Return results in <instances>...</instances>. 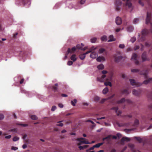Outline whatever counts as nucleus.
<instances>
[{
  "label": "nucleus",
  "mask_w": 152,
  "mask_h": 152,
  "mask_svg": "<svg viewBox=\"0 0 152 152\" xmlns=\"http://www.w3.org/2000/svg\"><path fill=\"white\" fill-rule=\"evenodd\" d=\"M151 14L150 12H148L147 13V17L146 19V23L148 24L150 23L151 25V28L150 30L145 29L142 30V36L140 38L139 40V42H142L144 41L145 39V36L148 34L150 31L152 34V23L150 22L151 19Z\"/></svg>",
  "instance_id": "obj_1"
},
{
  "label": "nucleus",
  "mask_w": 152,
  "mask_h": 152,
  "mask_svg": "<svg viewBox=\"0 0 152 152\" xmlns=\"http://www.w3.org/2000/svg\"><path fill=\"white\" fill-rule=\"evenodd\" d=\"M129 0H126V4L124 5V7L126 8H127V10H128L131 11L133 9V7L132 4L129 1Z\"/></svg>",
  "instance_id": "obj_2"
},
{
  "label": "nucleus",
  "mask_w": 152,
  "mask_h": 152,
  "mask_svg": "<svg viewBox=\"0 0 152 152\" xmlns=\"http://www.w3.org/2000/svg\"><path fill=\"white\" fill-rule=\"evenodd\" d=\"M86 140V139L83 137L77 138V140L80 142L78 144V145H80L83 143L86 144H91L90 142H89L88 141L86 140Z\"/></svg>",
  "instance_id": "obj_3"
},
{
  "label": "nucleus",
  "mask_w": 152,
  "mask_h": 152,
  "mask_svg": "<svg viewBox=\"0 0 152 152\" xmlns=\"http://www.w3.org/2000/svg\"><path fill=\"white\" fill-rule=\"evenodd\" d=\"M122 3L121 1L117 0L115 3V10L119 11L121 8Z\"/></svg>",
  "instance_id": "obj_4"
},
{
  "label": "nucleus",
  "mask_w": 152,
  "mask_h": 152,
  "mask_svg": "<svg viewBox=\"0 0 152 152\" xmlns=\"http://www.w3.org/2000/svg\"><path fill=\"white\" fill-rule=\"evenodd\" d=\"M149 70L147 69L145 70L142 71L140 72V75H144L145 79H147L148 78V73Z\"/></svg>",
  "instance_id": "obj_5"
},
{
  "label": "nucleus",
  "mask_w": 152,
  "mask_h": 152,
  "mask_svg": "<svg viewBox=\"0 0 152 152\" xmlns=\"http://www.w3.org/2000/svg\"><path fill=\"white\" fill-rule=\"evenodd\" d=\"M141 92V91L140 89H138L137 90L133 89L132 91L133 94L136 96H139Z\"/></svg>",
  "instance_id": "obj_6"
},
{
  "label": "nucleus",
  "mask_w": 152,
  "mask_h": 152,
  "mask_svg": "<svg viewBox=\"0 0 152 152\" xmlns=\"http://www.w3.org/2000/svg\"><path fill=\"white\" fill-rule=\"evenodd\" d=\"M142 61H149V58L147 57L146 53L145 52L142 53Z\"/></svg>",
  "instance_id": "obj_7"
},
{
  "label": "nucleus",
  "mask_w": 152,
  "mask_h": 152,
  "mask_svg": "<svg viewBox=\"0 0 152 152\" xmlns=\"http://www.w3.org/2000/svg\"><path fill=\"white\" fill-rule=\"evenodd\" d=\"M137 54L136 53H134L132 54L131 58V60L133 59L135 61V63L136 65H138L139 64V61L137 60Z\"/></svg>",
  "instance_id": "obj_8"
},
{
  "label": "nucleus",
  "mask_w": 152,
  "mask_h": 152,
  "mask_svg": "<svg viewBox=\"0 0 152 152\" xmlns=\"http://www.w3.org/2000/svg\"><path fill=\"white\" fill-rule=\"evenodd\" d=\"M125 101L129 104H131V101L130 100L127 99L126 100L125 98H122L120 100L118 101L117 103L118 104L122 103Z\"/></svg>",
  "instance_id": "obj_9"
},
{
  "label": "nucleus",
  "mask_w": 152,
  "mask_h": 152,
  "mask_svg": "<svg viewBox=\"0 0 152 152\" xmlns=\"http://www.w3.org/2000/svg\"><path fill=\"white\" fill-rule=\"evenodd\" d=\"M84 45L83 44L81 43V44H77V45L76 47L77 49H80L81 50H85L86 49V48L85 47L83 48L84 46Z\"/></svg>",
  "instance_id": "obj_10"
},
{
  "label": "nucleus",
  "mask_w": 152,
  "mask_h": 152,
  "mask_svg": "<svg viewBox=\"0 0 152 152\" xmlns=\"http://www.w3.org/2000/svg\"><path fill=\"white\" fill-rule=\"evenodd\" d=\"M114 58L115 61L116 62H118L122 59V57L121 56L115 55Z\"/></svg>",
  "instance_id": "obj_11"
},
{
  "label": "nucleus",
  "mask_w": 152,
  "mask_h": 152,
  "mask_svg": "<svg viewBox=\"0 0 152 152\" xmlns=\"http://www.w3.org/2000/svg\"><path fill=\"white\" fill-rule=\"evenodd\" d=\"M114 96H115V95L114 94H113V95H112L111 96H110V97H109V98H107L102 99L101 100V101H100L99 103H100L102 104V103H104L106 101V100H107L108 99H112L114 97Z\"/></svg>",
  "instance_id": "obj_12"
},
{
  "label": "nucleus",
  "mask_w": 152,
  "mask_h": 152,
  "mask_svg": "<svg viewBox=\"0 0 152 152\" xmlns=\"http://www.w3.org/2000/svg\"><path fill=\"white\" fill-rule=\"evenodd\" d=\"M130 140V138L126 137H123L121 140V142L122 143H124L125 141L129 142Z\"/></svg>",
  "instance_id": "obj_13"
},
{
  "label": "nucleus",
  "mask_w": 152,
  "mask_h": 152,
  "mask_svg": "<svg viewBox=\"0 0 152 152\" xmlns=\"http://www.w3.org/2000/svg\"><path fill=\"white\" fill-rule=\"evenodd\" d=\"M122 20L121 18L118 17H117L115 19V22L118 25H120L122 23Z\"/></svg>",
  "instance_id": "obj_14"
},
{
  "label": "nucleus",
  "mask_w": 152,
  "mask_h": 152,
  "mask_svg": "<svg viewBox=\"0 0 152 152\" xmlns=\"http://www.w3.org/2000/svg\"><path fill=\"white\" fill-rule=\"evenodd\" d=\"M76 50V48L75 47H74L72 48V50L70 48H68L67 51V54H69L70 53H72L75 51Z\"/></svg>",
  "instance_id": "obj_15"
},
{
  "label": "nucleus",
  "mask_w": 152,
  "mask_h": 152,
  "mask_svg": "<svg viewBox=\"0 0 152 152\" xmlns=\"http://www.w3.org/2000/svg\"><path fill=\"white\" fill-rule=\"evenodd\" d=\"M58 86V83H56L54 85L52 86V88L54 92L58 91L57 87Z\"/></svg>",
  "instance_id": "obj_16"
},
{
  "label": "nucleus",
  "mask_w": 152,
  "mask_h": 152,
  "mask_svg": "<svg viewBox=\"0 0 152 152\" xmlns=\"http://www.w3.org/2000/svg\"><path fill=\"white\" fill-rule=\"evenodd\" d=\"M97 56V54L96 52H93L91 53L90 57L93 58H95Z\"/></svg>",
  "instance_id": "obj_17"
},
{
  "label": "nucleus",
  "mask_w": 152,
  "mask_h": 152,
  "mask_svg": "<svg viewBox=\"0 0 152 152\" xmlns=\"http://www.w3.org/2000/svg\"><path fill=\"white\" fill-rule=\"evenodd\" d=\"M106 75L105 74H103L101 77H98L97 78V80L100 82H103L104 81V79Z\"/></svg>",
  "instance_id": "obj_18"
},
{
  "label": "nucleus",
  "mask_w": 152,
  "mask_h": 152,
  "mask_svg": "<svg viewBox=\"0 0 152 152\" xmlns=\"http://www.w3.org/2000/svg\"><path fill=\"white\" fill-rule=\"evenodd\" d=\"M150 83H152V78H149L147 80L144 81H143V83L145 84H147Z\"/></svg>",
  "instance_id": "obj_19"
},
{
  "label": "nucleus",
  "mask_w": 152,
  "mask_h": 152,
  "mask_svg": "<svg viewBox=\"0 0 152 152\" xmlns=\"http://www.w3.org/2000/svg\"><path fill=\"white\" fill-rule=\"evenodd\" d=\"M110 39L107 41L108 42H110L112 41H114L115 40V39L113 38V35H110L109 36Z\"/></svg>",
  "instance_id": "obj_20"
},
{
  "label": "nucleus",
  "mask_w": 152,
  "mask_h": 152,
  "mask_svg": "<svg viewBox=\"0 0 152 152\" xmlns=\"http://www.w3.org/2000/svg\"><path fill=\"white\" fill-rule=\"evenodd\" d=\"M131 84L132 86H137V83L135 82L134 80L133 79H130Z\"/></svg>",
  "instance_id": "obj_21"
},
{
  "label": "nucleus",
  "mask_w": 152,
  "mask_h": 152,
  "mask_svg": "<svg viewBox=\"0 0 152 152\" xmlns=\"http://www.w3.org/2000/svg\"><path fill=\"white\" fill-rule=\"evenodd\" d=\"M71 59L73 61H75L77 60V58L76 57V55L75 54L72 55L70 57Z\"/></svg>",
  "instance_id": "obj_22"
},
{
  "label": "nucleus",
  "mask_w": 152,
  "mask_h": 152,
  "mask_svg": "<svg viewBox=\"0 0 152 152\" xmlns=\"http://www.w3.org/2000/svg\"><path fill=\"white\" fill-rule=\"evenodd\" d=\"M127 31H128L129 32H131L133 31L134 29V28L132 26H129L127 27Z\"/></svg>",
  "instance_id": "obj_23"
},
{
  "label": "nucleus",
  "mask_w": 152,
  "mask_h": 152,
  "mask_svg": "<svg viewBox=\"0 0 152 152\" xmlns=\"http://www.w3.org/2000/svg\"><path fill=\"white\" fill-rule=\"evenodd\" d=\"M121 93L122 94H126L128 95L129 94V92L127 89H124L121 91Z\"/></svg>",
  "instance_id": "obj_24"
},
{
  "label": "nucleus",
  "mask_w": 152,
  "mask_h": 152,
  "mask_svg": "<svg viewBox=\"0 0 152 152\" xmlns=\"http://www.w3.org/2000/svg\"><path fill=\"white\" fill-rule=\"evenodd\" d=\"M104 57L99 56L96 58L97 61L101 62L102 60H104Z\"/></svg>",
  "instance_id": "obj_25"
},
{
  "label": "nucleus",
  "mask_w": 152,
  "mask_h": 152,
  "mask_svg": "<svg viewBox=\"0 0 152 152\" xmlns=\"http://www.w3.org/2000/svg\"><path fill=\"white\" fill-rule=\"evenodd\" d=\"M101 40L103 41H106L107 40V37L106 36L104 35L101 37Z\"/></svg>",
  "instance_id": "obj_26"
},
{
  "label": "nucleus",
  "mask_w": 152,
  "mask_h": 152,
  "mask_svg": "<svg viewBox=\"0 0 152 152\" xmlns=\"http://www.w3.org/2000/svg\"><path fill=\"white\" fill-rule=\"evenodd\" d=\"M77 102V100L76 99H74L73 101H71V103L72 105L73 106H75V104Z\"/></svg>",
  "instance_id": "obj_27"
},
{
  "label": "nucleus",
  "mask_w": 152,
  "mask_h": 152,
  "mask_svg": "<svg viewBox=\"0 0 152 152\" xmlns=\"http://www.w3.org/2000/svg\"><path fill=\"white\" fill-rule=\"evenodd\" d=\"M110 137H111V135H109L107 137H105L104 138H103L102 139V140H103V141H104L105 140H107V141H108L110 139Z\"/></svg>",
  "instance_id": "obj_28"
},
{
  "label": "nucleus",
  "mask_w": 152,
  "mask_h": 152,
  "mask_svg": "<svg viewBox=\"0 0 152 152\" xmlns=\"http://www.w3.org/2000/svg\"><path fill=\"white\" fill-rule=\"evenodd\" d=\"M103 144V142L98 143L94 145V147H95V148H98L100 146L102 145Z\"/></svg>",
  "instance_id": "obj_29"
},
{
  "label": "nucleus",
  "mask_w": 152,
  "mask_h": 152,
  "mask_svg": "<svg viewBox=\"0 0 152 152\" xmlns=\"http://www.w3.org/2000/svg\"><path fill=\"white\" fill-rule=\"evenodd\" d=\"M98 68L99 69H102L104 68V66L102 64H101L97 66Z\"/></svg>",
  "instance_id": "obj_30"
},
{
  "label": "nucleus",
  "mask_w": 152,
  "mask_h": 152,
  "mask_svg": "<svg viewBox=\"0 0 152 152\" xmlns=\"http://www.w3.org/2000/svg\"><path fill=\"white\" fill-rule=\"evenodd\" d=\"M134 138L135 139L137 140L140 143H141L142 142V139L139 137H134Z\"/></svg>",
  "instance_id": "obj_31"
},
{
  "label": "nucleus",
  "mask_w": 152,
  "mask_h": 152,
  "mask_svg": "<svg viewBox=\"0 0 152 152\" xmlns=\"http://www.w3.org/2000/svg\"><path fill=\"white\" fill-rule=\"evenodd\" d=\"M108 89L107 87L104 88L102 92L104 94H107L108 92Z\"/></svg>",
  "instance_id": "obj_32"
},
{
  "label": "nucleus",
  "mask_w": 152,
  "mask_h": 152,
  "mask_svg": "<svg viewBox=\"0 0 152 152\" xmlns=\"http://www.w3.org/2000/svg\"><path fill=\"white\" fill-rule=\"evenodd\" d=\"M85 55L84 53L80 54L79 56V57L81 60H83L85 57Z\"/></svg>",
  "instance_id": "obj_33"
},
{
  "label": "nucleus",
  "mask_w": 152,
  "mask_h": 152,
  "mask_svg": "<svg viewBox=\"0 0 152 152\" xmlns=\"http://www.w3.org/2000/svg\"><path fill=\"white\" fill-rule=\"evenodd\" d=\"M121 117L123 118H125L126 117H128L129 118H131L132 117V116L131 115H121Z\"/></svg>",
  "instance_id": "obj_34"
},
{
  "label": "nucleus",
  "mask_w": 152,
  "mask_h": 152,
  "mask_svg": "<svg viewBox=\"0 0 152 152\" xmlns=\"http://www.w3.org/2000/svg\"><path fill=\"white\" fill-rule=\"evenodd\" d=\"M31 118L32 119L34 120H36L37 119V117L35 115H31Z\"/></svg>",
  "instance_id": "obj_35"
},
{
  "label": "nucleus",
  "mask_w": 152,
  "mask_h": 152,
  "mask_svg": "<svg viewBox=\"0 0 152 152\" xmlns=\"http://www.w3.org/2000/svg\"><path fill=\"white\" fill-rule=\"evenodd\" d=\"M139 21V19L137 18H135L133 21V23L134 24H135L137 23Z\"/></svg>",
  "instance_id": "obj_36"
},
{
  "label": "nucleus",
  "mask_w": 152,
  "mask_h": 152,
  "mask_svg": "<svg viewBox=\"0 0 152 152\" xmlns=\"http://www.w3.org/2000/svg\"><path fill=\"white\" fill-rule=\"evenodd\" d=\"M100 99V98L97 96H96L94 97V100L96 102H98Z\"/></svg>",
  "instance_id": "obj_37"
},
{
  "label": "nucleus",
  "mask_w": 152,
  "mask_h": 152,
  "mask_svg": "<svg viewBox=\"0 0 152 152\" xmlns=\"http://www.w3.org/2000/svg\"><path fill=\"white\" fill-rule=\"evenodd\" d=\"M105 49L102 48H100L99 49V53H102L104 52L105 51Z\"/></svg>",
  "instance_id": "obj_38"
},
{
  "label": "nucleus",
  "mask_w": 152,
  "mask_h": 152,
  "mask_svg": "<svg viewBox=\"0 0 152 152\" xmlns=\"http://www.w3.org/2000/svg\"><path fill=\"white\" fill-rule=\"evenodd\" d=\"M111 109L112 110H115L116 113H117V111H118V107H113Z\"/></svg>",
  "instance_id": "obj_39"
},
{
  "label": "nucleus",
  "mask_w": 152,
  "mask_h": 152,
  "mask_svg": "<svg viewBox=\"0 0 152 152\" xmlns=\"http://www.w3.org/2000/svg\"><path fill=\"white\" fill-rule=\"evenodd\" d=\"M104 84L106 86H112L111 83L110 82H105L104 83Z\"/></svg>",
  "instance_id": "obj_40"
},
{
  "label": "nucleus",
  "mask_w": 152,
  "mask_h": 152,
  "mask_svg": "<svg viewBox=\"0 0 152 152\" xmlns=\"http://www.w3.org/2000/svg\"><path fill=\"white\" fill-rule=\"evenodd\" d=\"M140 71V70L136 69H133L131 70V72H138Z\"/></svg>",
  "instance_id": "obj_41"
},
{
  "label": "nucleus",
  "mask_w": 152,
  "mask_h": 152,
  "mask_svg": "<svg viewBox=\"0 0 152 152\" xmlns=\"http://www.w3.org/2000/svg\"><path fill=\"white\" fill-rule=\"evenodd\" d=\"M17 125H19L20 126H21L23 127H26L27 126H28V125L27 124H18L17 123L16 124Z\"/></svg>",
  "instance_id": "obj_42"
},
{
  "label": "nucleus",
  "mask_w": 152,
  "mask_h": 152,
  "mask_svg": "<svg viewBox=\"0 0 152 152\" xmlns=\"http://www.w3.org/2000/svg\"><path fill=\"white\" fill-rule=\"evenodd\" d=\"M19 139V138L18 137L15 136L13 137V140L14 141H16L18 140Z\"/></svg>",
  "instance_id": "obj_43"
},
{
  "label": "nucleus",
  "mask_w": 152,
  "mask_h": 152,
  "mask_svg": "<svg viewBox=\"0 0 152 152\" xmlns=\"http://www.w3.org/2000/svg\"><path fill=\"white\" fill-rule=\"evenodd\" d=\"M136 38L134 37H133L130 40V41L131 42H132V43H133L136 41Z\"/></svg>",
  "instance_id": "obj_44"
},
{
  "label": "nucleus",
  "mask_w": 152,
  "mask_h": 152,
  "mask_svg": "<svg viewBox=\"0 0 152 152\" xmlns=\"http://www.w3.org/2000/svg\"><path fill=\"white\" fill-rule=\"evenodd\" d=\"M96 40V38H94L91 39V42L92 43H95Z\"/></svg>",
  "instance_id": "obj_45"
},
{
  "label": "nucleus",
  "mask_w": 152,
  "mask_h": 152,
  "mask_svg": "<svg viewBox=\"0 0 152 152\" xmlns=\"http://www.w3.org/2000/svg\"><path fill=\"white\" fill-rule=\"evenodd\" d=\"M119 47L120 48L123 49L125 47V45L123 44H120L119 45Z\"/></svg>",
  "instance_id": "obj_46"
},
{
  "label": "nucleus",
  "mask_w": 152,
  "mask_h": 152,
  "mask_svg": "<svg viewBox=\"0 0 152 152\" xmlns=\"http://www.w3.org/2000/svg\"><path fill=\"white\" fill-rule=\"evenodd\" d=\"M73 62L72 61H69L67 62V65L69 66H70L72 65L73 64Z\"/></svg>",
  "instance_id": "obj_47"
},
{
  "label": "nucleus",
  "mask_w": 152,
  "mask_h": 152,
  "mask_svg": "<svg viewBox=\"0 0 152 152\" xmlns=\"http://www.w3.org/2000/svg\"><path fill=\"white\" fill-rule=\"evenodd\" d=\"M56 109V107L55 106H52L51 110L52 111H54Z\"/></svg>",
  "instance_id": "obj_48"
},
{
  "label": "nucleus",
  "mask_w": 152,
  "mask_h": 152,
  "mask_svg": "<svg viewBox=\"0 0 152 152\" xmlns=\"http://www.w3.org/2000/svg\"><path fill=\"white\" fill-rule=\"evenodd\" d=\"M139 124V121L138 120L136 119L134 121V124L135 125H137Z\"/></svg>",
  "instance_id": "obj_49"
},
{
  "label": "nucleus",
  "mask_w": 152,
  "mask_h": 152,
  "mask_svg": "<svg viewBox=\"0 0 152 152\" xmlns=\"http://www.w3.org/2000/svg\"><path fill=\"white\" fill-rule=\"evenodd\" d=\"M95 148V147H94V145L93 147L90 148L89 149H88V150H86V151L87 152H88V151H90V150H93L94 149V148Z\"/></svg>",
  "instance_id": "obj_50"
},
{
  "label": "nucleus",
  "mask_w": 152,
  "mask_h": 152,
  "mask_svg": "<svg viewBox=\"0 0 152 152\" xmlns=\"http://www.w3.org/2000/svg\"><path fill=\"white\" fill-rule=\"evenodd\" d=\"M140 48V47L138 45L135 46L134 47V50H137L138 49Z\"/></svg>",
  "instance_id": "obj_51"
},
{
  "label": "nucleus",
  "mask_w": 152,
  "mask_h": 152,
  "mask_svg": "<svg viewBox=\"0 0 152 152\" xmlns=\"http://www.w3.org/2000/svg\"><path fill=\"white\" fill-rule=\"evenodd\" d=\"M122 112L121 111L119 110L118 111H117V113H116L117 115L118 116L120 115L121 114Z\"/></svg>",
  "instance_id": "obj_52"
},
{
  "label": "nucleus",
  "mask_w": 152,
  "mask_h": 152,
  "mask_svg": "<svg viewBox=\"0 0 152 152\" xmlns=\"http://www.w3.org/2000/svg\"><path fill=\"white\" fill-rule=\"evenodd\" d=\"M116 136L117 137H118L119 138H120L121 137V134L118 133L117 134Z\"/></svg>",
  "instance_id": "obj_53"
},
{
  "label": "nucleus",
  "mask_w": 152,
  "mask_h": 152,
  "mask_svg": "<svg viewBox=\"0 0 152 152\" xmlns=\"http://www.w3.org/2000/svg\"><path fill=\"white\" fill-rule=\"evenodd\" d=\"M11 149L12 150L15 151V150H17L18 149V148L17 147L12 146V147Z\"/></svg>",
  "instance_id": "obj_54"
},
{
  "label": "nucleus",
  "mask_w": 152,
  "mask_h": 152,
  "mask_svg": "<svg viewBox=\"0 0 152 152\" xmlns=\"http://www.w3.org/2000/svg\"><path fill=\"white\" fill-rule=\"evenodd\" d=\"M139 3L142 6H144V4L143 3L142 1H141L140 0H139Z\"/></svg>",
  "instance_id": "obj_55"
},
{
  "label": "nucleus",
  "mask_w": 152,
  "mask_h": 152,
  "mask_svg": "<svg viewBox=\"0 0 152 152\" xmlns=\"http://www.w3.org/2000/svg\"><path fill=\"white\" fill-rule=\"evenodd\" d=\"M58 106L59 107H60L61 108H62L63 107V105L62 104L59 103L58 104Z\"/></svg>",
  "instance_id": "obj_56"
},
{
  "label": "nucleus",
  "mask_w": 152,
  "mask_h": 152,
  "mask_svg": "<svg viewBox=\"0 0 152 152\" xmlns=\"http://www.w3.org/2000/svg\"><path fill=\"white\" fill-rule=\"evenodd\" d=\"M117 124L118 125V126H124V125L123 124H119V123H117Z\"/></svg>",
  "instance_id": "obj_57"
},
{
  "label": "nucleus",
  "mask_w": 152,
  "mask_h": 152,
  "mask_svg": "<svg viewBox=\"0 0 152 152\" xmlns=\"http://www.w3.org/2000/svg\"><path fill=\"white\" fill-rule=\"evenodd\" d=\"M4 118V116L3 114H0V120H2Z\"/></svg>",
  "instance_id": "obj_58"
},
{
  "label": "nucleus",
  "mask_w": 152,
  "mask_h": 152,
  "mask_svg": "<svg viewBox=\"0 0 152 152\" xmlns=\"http://www.w3.org/2000/svg\"><path fill=\"white\" fill-rule=\"evenodd\" d=\"M107 71L106 70H103L102 71V73L103 74H107Z\"/></svg>",
  "instance_id": "obj_59"
},
{
  "label": "nucleus",
  "mask_w": 152,
  "mask_h": 152,
  "mask_svg": "<svg viewBox=\"0 0 152 152\" xmlns=\"http://www.w3.org/2000/svg\"><path fill=\"white\" fill-rule=\"evenodd\" d=\"M57 125L58 126H63V123H60L58 124H57Z\"/></svg>",
  "instance_id": "obj_60"
},
{
  "label": "nucleus",
  "mask_w": 152,
  "mask_h": 152,
  "mask_svg": "<svg viewBox=\"0 0 152 152\" xmlns=\"http://www.w3.org/2000/svg\"><path fill=\"white\" fill-rule=\"evenodd\" d=\"M86 0H81L80 1V3L81 4H83L84 3Z\"/></svg>",
  "instance_id": "obj_61"
},
{
  "label": "nucleus",
  "mask_w": 152,
  "mask_h": 152,
  "mask_svg": "<svg viewBox=\"0 0 152 152\" xmlns=\"http://www.w3.org/2000/svg\"><path fill=\"white\" fill-rule=\"evenodd\" d=\"M145 45L147 47H149L150 46V45L147 42H145Z\"/></svg>",
  "instance_id": "obj_62"
},
{
  "label": "nucleus",
  "mask_w": 152,
  "mask_h": 152,
  "mask_svg": "<svg viewBox=\"0 0 152 152\" xmlns=\"http://www.w3.org/2000/svg\"><path fill=\"white\" fill-rule=\"evenodd\" d=\"M11 135H9L8 136H6L5 137V138L6 139H10L11 138Z\"/></svg>",
  "instance_id": "obj_63"
},
{
  "label": "nucleus",
  "mask_w": 152,
  "mask_h": 152,
  "mask_svg": "<svg viewBox=\"0 0 152 152\" xmlns=\"http://www.w3.org/2000/svg\"><path fill=\"white\" fill-rule=\"evenodd\" d=\"M149 108L150 110H152V104H151L149 105Z\"/></svg>",
  "instance_id": "obj_64"
}]
</instances>
